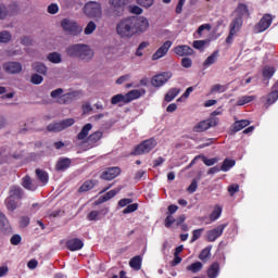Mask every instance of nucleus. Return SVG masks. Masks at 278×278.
Returning a JSON list of instances; mask_svg holds the SVG:
<instances>
[{"instance_id":"obj_1","label":"nucleus","mask_w":278,"mask_h":278,"mask_svg":"<svg viewBox=\"0 0 278 278\" xmlns=\"http://www.w3.org/2000/svg\"><path fill=\"white\" fill-rule=\"evenodd\" d=\"M149 29V20L144 16H128L122 18L115 27V31L119 38H134L140 36Z\"/></svg>"},{"instance_id":"obj_2","label":"nucleus","mask_w":278,"mask_h":278,"mask_svg":"<svg viewBox=\"0 0 278 278\" xmlns=\"http://www.w3.org/2000/svg\"><path fill=\"white\" fill-rule=\"evenodd\" d=\"M67 58H74L80 62H92L94 60V49L86 43H73L65 48Z\"/></svg>"},{"instance_id":"obj_3","label":"nucleus","mask_w":278,"mask_h":278,"mask_svg":"<svg viewBox=\"0 0 278 278\" xmlns=\"http://www.w3.org/2000/svg\"><path fill=\"white\" fill-rule=\"evenodd\" d=\"M134 0H109L110 8L104 10L105 18H121L125 15V8Z\"/></svg>"},{"instance_id":"obj_4","label":"nucleus","mask_w":278,"mask_h":278,"mask_svg":"<svg viewBox=\"0 0 278 278\" xmlns=\"http://www.w3.org/2000/svg\"><path fill=\"white\" fill-rule=\"evenodd\" d=\"M83 11L88 18H103V7L101 2L89 1L84 5Z\"/></svg>"},{"instance_id":"obj_5","label":"nucleus","mask_w":278,"mask_h":278,"mask_svg":"<svg viewBox=\"0 0 278 278\" xmlns=\"http://www.w3.org/2000/svg\"><path fill=\"white\" fill-rule=\"evenodd\" d=\"M61 27L63 31H65L70 36H79L81 31H84V27L79 26L77 22L71 21L68 18L62 20Z\"/></svg>"},{"instance_id":"obj_6","label":"nucleus","mask_w":278,"mask_h":278,"mask_svg":"<svg viewBox=\"0 0 278 278\" xmlns=\"http://www.w3.org/2000/svg\"><path fill=\"white\" fill-rule=\"evenodd\" d=\"M157 147V141L154 138L147 139L135 148L134 155H144V153H151L154 148Z\"/></svg>"},{"instance_id":"obj_7","label":"nucleus","mask_w":278,"mask_h":278,"mask_svg":"<svg viewBox=\"0 0 278 278\" xmlns=\"http://www.w3.org/2000/svg\"><path fill=\"white\" fill-rule=\"evenodd\" d=\"M75 125V118H66L61 122H55L48 125V131H54L58 134L59 131H64V129H68V127H73Z\"/></svg>"},{"instance_id":"obj_8","label":"nucleus","mask_w":278,"mask_h":278,"mask_svg":"<svg viewBox=\"0 0 278 278\" xmlns=\"http://www.w3.org/2000/svg\"><path fill=\"white\" fill-rule=\"evenodd\" d=\"M172 77H173V73L163 72V73L157 74L154 77H152L151 85L154 88H162V86H164V84H166L168 81V79H170Z\"/></svg>"},{"instance_id":"obj_9","label":"nucleus","mask_w":278,"mask_h":278,"mask_svg":"<svg viewBox=\"0 0 278 278\" xmlns=\"http://www.w3.org/2000/svg\"><path fill=\"white\" fill-rule=\"evenodd\" d=\"M216 125H218V122L216 119L202 121L193 127V131L195 134H201L203 131H207V129H210L211 127H216Z\"/></svg>"},{"instance_id":"obj_10","label":"nucleus","mask_w":278,"mask_h":278,"mask_svg":"<svg viewBox=\"0 0 278 278\" xmlns=\"http://www.w3.org/2000/svg\"><path fill=\"white\" fill-rule=\"evenodd\" d=\"M170 47H173V41H165L152 55L153 62H155L156 60H162V58L166 56V54L170 50Z\"/></svg>"},{"instance_id":"obj_11","label":"nucleus","mask_w":278,"mask_h":278,"mask_svg":"<svg viewBox=\"0 0 278 278\" xmlns=\"http://www.w3.org/2000/svg\"><path fill=\"white\" fill-rule=\"evenodd\" d=\"M2 68L5 73L10 75H16L23 71V65L18 62H7L2 65Z\"/></svg>"},{"instance_id":"obj_12","label":"nucleus","mask_w":278,"mask_h":278,"mask_svg":"<svg viewBox=\"0 0 278 278\" xmlns=\"http://www.w3.org/2000/svg\"><path fill=\"white\" fill-rule=\"evenodd\" d=\"M270 25H273V16L270 14H265L256 25L255 29L260 34L266 31Z\"/></svg>"},{"instance_id":"obj_13","label":"nucleus","mask_w":278,"mask_h":278,"mask_svg":"<svg viewBox=\"0 0 278 278\" xmlns=\"http://www.w3.org/2000/svg\"><path fill=\"white\" fill-rule=\"evenodd\" d=\"M225 227L227 224H222L216 228L207 231V240L208 242H215L220 236H223V231H225Z\"/></svg>"},{"instance_id":"obj_14","label":"nucleus","mask_w":278,"mask_h":278,"mask_svg":"<svg viewBox=\"0 0 278 278\" xmlns=\"http://www.w3.org/2000/svg\"><path fill=\"white\" fill-rule=\"evenodd\" d=\"M121 175V168L119 167H109L106 170L102 173L100 176L101 179H104L105 181H112V179H116L117 176Z\"/></svg>"},{"instance_id":"obj_15","label":"nucleus","mask_w":278,"mask_h":278,"mask_svg":"<svg viewBox=\"0 0 278 278\" xmlns=\"http://www.w3.org/2000/svg\"><path fill=\"white\" fill-rule=\"evenodd\" d=\"M174 52L179 58H188V55H194V50L190 46L181 45L174 48Z\"/></svg>"},{"instance_id":"obj_16","label":"nucleus","mask_w":278,"mask_h":278,"mask_svg":"<svg viewBox=\"0 0 278 278\" xmlns=\"http://www.w3.org/2000/svg\"><path fill=\"white\" fill-rule=\"evenodd\" d=\"M147 91L144 89H142V90H138V89L130 90L129 92H127L125 94L126 103H131V101H135V99H140L142 97V94H144Z\"/></svg>"},{"instance_id":"obj_17","label":"nucleus","mask_w":278,"mask_h":278,"mask_svg":"<svg viewBox=\"0 0 278 278\" xmlns=\"http://www.w3.org/2000/svg\"><path fill=\"white\" fill-rule=\"evenodd\" d=\"M22 186L25 188V190H30V192H34L35 190H38V185L31 180V177L25 176L22 179Z\"/></svg>"},{"instance_id":"obj_18","label":"nucleus","mask_w":278,"mask_h":278,"mask_svg":"<svg viewBox=\"0 0 278 278\" xmlns=\"http://www.w3.org/2000/svg\"><path fill=\"white\" fill-rule=\"evenodd\" d=\"M66 247L70 251H80V249H84V241L80 239H72L66 242Z\"/></svg>"},{"instance_id":"obj_19","label":"nucleus","mask_w":278,"mask_h":278,"mask_svg":"<svg viewBox=\"0 0 278 278\" xmlns=\"http://www.w3.org/2000/svg\"><path fill=\"white\" fill-rule=\"evenodd\" d=\"M108 212H110L109 208H102L101 211H91L87 215V220H101V214L105 216L108 215Z\"/></svg>"},{"instance_id":"obj_20","label":"nucleus","mask_w":278,"mask_h":278,"mask_svg":"<svg viewBox=\"0 0 278 278\" xmlns=\"http://www.w3.org/2000/svg\"><path fill=\"white\" fill-rule=\"evenodd\" d=\"M249 125H251V122L248 119L237 121L231 126V131H233V134H238V131H242V129H244V127H249Z\"/></svg>"},{"instance_id":"obj_21","label":"nucleus","mask_w":278,"mask_h":278,"mask_svg":"<svg viewBox=\"0 0 278 278\" xmlns=\"http://www.w3.org/2000/svg\"><path fill=\"white\" fill-rule=\"evenodd\" d=\"M9 197H11V199L21 201V199H23V189L18 186H12L9 190Z\"/></svg>"},{"instance_id":"obj_22","label":"nucleus","mask_w":278,"mask_h":278,"mask_svg":"<svg viewBox=\"0 0 278 278\" xmlns=\"http://www.w3.org/2000/svg\"><path fill=\"white\" fill-rule=\"evenodd\" d=\"M103 138V131L97 130L87 138L89 147H94Z\"/></svg>"},{"instance_id":"obj_23","label":"nucleus","mask_w":278,"mask_h":278,"mask_svg":"<svg viewBox=\"0 0 278 278\" xmlns=\"http://www.w3.org/2000/svg\"><path fill=\"white\" fill-rule=\"evenodd\" d=\"M72 161L68 157H62L58 161L55 165V170L62 172L66 170V168H71Z\"/></svg>"},{"instance_id":"obj_24","label":"nucleus","mask_w":278,"mask_h":278,"mask_svg":"<svg viewBox=\"0 0 278 278\" xmlns=\"http://www.w3.org/2000/svg\"><path fill=\"white\" fill-rule=\"evenodd\" d=\"M33 71L39 73V75H47L49 67L42 62H35L31 65Z\"/></svg>"},{"instance_id":"obj_25","label":"nucleus","mask_w":278,"mask_h":278,"mask_svg":"<svg viewBox=\"0 0 278 278\" xmlns=\"http://www.w3.org/2000/svg\"><path fill=\"white\" fill-rule=\"evenodd\" d=\"M74 99H77V92L65 93L60 97L59 103H63V104L73 103Z\"/></svg>"},{"instance_id":"obj_26","label":"nucleus","mask_w":278,"mask_h":278,"mask_svg":"<svg viewBox=\"0 0 278 278\" xmlns=\"http://www.w3.org/2000/svg\"><path fill=\"white\" fill-rule=\"evenodd\" d=\"M48 62H51V64H62V54L60 52H50L47 55Z\"/></svg>"},{"instance_id":"obj_27","label":"nucleus","mask_w":278,"mask_h":278,"mask_svg":"<svg viewBox=\"0 0 278 278\" xmlns=\"http://www.w3.org/2000/svg\"><path fill=\"white\" fill-rule=\"evenodd\" d=\"M36 175L42 186H47L49 184V174L47 172L36 169Z\"/></svg>"},{"instance_id":"obj_28","label":"nucleus","mask_w":278,"mask_h":278,"mask_svg":"<svg viewBox=\"0 0 278 278\" xmlns=\"http://www.w3.org/2000/svg\"><path fill=\"white\" fill-rule=\"evenodd\" d=\"M91 130H92V124H86L77 135L78 140H86V138H88V135L90 134Z\"/></svg>"},{"instance_id":"obj_29","label":"nucleus","mask_w":278,"mask_h":278,"mask_svg":"<svg viewBox=\"0 0 278 278\" xmlns=\"http://www.w3.org/2000/svg\"><path fill=\"white\" fill-rule=\"evenodd\" d=\"M242 28V17H237L230 23V31L238 34Z\"/></svg>"},{"instance_id":"obj_30","label":"nucleus","mask_w":278,"mask_h":278,"mask_svg":"<svg viewBox=\"0 0 278 278\" xmlns=\"http://www.w3.org/2000/svg\"><path fill=\"white\" fill-rule=\"evenodd\" d=\"M5 207L9 212H14L16 207H18V202L15 198H11L10 195L5 199Z\"/></svg>"},{"instance_id":"obj_31","label":"nucleus","mask_w":278,"mask_h":278,"mask_svg":"<svg viewBox=\"0 0 278 278\" xmlns=\"http://www.w3.org/2000/svg\"><path fill=\"white\" fill-rule=\"evenodd\" d=\"M218 273H220V265H218V263H213L207 270V276L210 278H217Z\"/></svg>"},{"instance_id":"obj_32","label":"nucleus","mask_w":278,"mask_h":278,"mask_svg":"<svg viewBox=\"0 0 278 278\" xmlns=\"http://www.w3.org/2000/svg\"><path fill=\"white\" fill-rule=\"evenodd\" d=\"M12 42V33L10 30L0 31V45H8Z\"/></svg>"},{"instance_id":"obj_33","label":"nucleus","mask_w":278,"mask_h":278,"mask_svg":"<svg viewBox=\"0 0 278 278\" xmlns=\"http://www.w3.org/2000/svg\"><path fill=\"white\" fill-rule=\"evenodd\" d=\"M94 186H97V180H87L80 186L78 192H88V190H92Z\"/></svg>"},{"instance_id":"obj_34","label":"nucleus","mask_w":278,"mask_h":278,"mask_svg":"<svg viewBox=\"0 0 278 278\" xmlns=\"http://www.w3.org/2000/svg\"><path fill=\"white\" fill-rule=\"evenodd\" d=\"M129 266L130 268H134V270H140L142 266V257H140L139 255L132 257L129 262Z\"/></svg>"},{"instance_id":"obj_35","label":"nucleus","mask_w":278,"mask_h":278,"mask_svg":"<svg viewBox=\"0 0 278 278\" xmlns=\"http://www.w3.org/2000/svg\"><path fill=\"white\" fill-rule=\"evenodd\" d=\"M212 257V247H206L203 249L199 255L201 262H207Z\"/></svg>"},{"instance_id":"obj_36","label":"nucleus","mask_w":278,"mask_h":278,"mask_svg":"<svg viewBox=\"0 0 278 278\" xmlns=\"http://www.w3.org/2000/svg\"><path fill=\"white\" fill-rule=\"evenodd\" d=\"M179 92H181L180 89L178 88H172L167 91V93L165 94V101L167 103H170V101H173L175 99V97H177V94H179Z\"/></svg>"},{"instance_id":"obj_37","label":"nucleus","mask_w":278,"mask_h":278,"mask_svg":"<svg viewBox=\"0 0 278 278\" xmlns=\"http://www.w3.org/2000/svg\"><path fill=\"white\" fill-rule=\"evenodd\" d=\"M216 60H218V51H214L210 56H207L203 63V66L207 68L212 66V64H216Z\"/></svg>"},{"instance_id":"obj_38","label":"nucleus","mask_w":278,"mask_h":278,"mask_svg":"<svg viewBox=\"0 0 278 278\" xmlns=\"http://www.w3.org/2000/svg\"><path fill=\"white\" fill-rule=\"evenodd\" d=\"M97 31V23L90 21L84 29L85 36H92Z\"/></svg>"},{"instance_id":"obj_39","label":"nucleus","mask_w":278,"mask_h":278,"mask_svg":"<svg viewBox=\"0 0 278 278\" xmlns=\"http://www.w3.org/2000/svg\"><path fill=\"white\" fill-rule=\"evenodd\" d=\"M187 270H189L190 273H193V274L201 273V270H203V263L195 262V263L187 266Z\"/></svg>"},{"instance_id":"obj_40","label":"nucleus","mask_w":278,"mask_h":278,"mask_svg":"<svg viewBox=\"0 0 278 278\" xmlns=\"http://www.w3.org/2000/svg\"><path fill=\"white\" fill-rule=\"evenodd\" d=\"M112 105H117V103H127V98L123 93H118L112 97L111 99Z\"/></svg>"},{"instance_id":"obj_41","label":"nucleus","mask_w":278,"mask_h":278,"mask_svg":"<svg viewBox=\"0 0 278 278\" xmlns=\"http://www.w3.org/2000/svg\"><path fill=\"white\" fill-rule=\"evenodd\" d=\"M233 166H236V161L235 160L226 159L223 162L220 170H223L224 173H227V170H229L230 168H233Z\"/></svg>"},{"instance_id":"obj_42","label":"nucleus","mask_w":278,"mask_h":278,"mask_svg":"<svg viewBox=\"0 0 278 278\" xmlns=\"http://www.w3.org/2000/svg\"><path fill=\"white\" fill-rule=\"evenodd\" d=\"M236 12L241 18L242 16H249V7H247V4L241 3L238 5Z\"/></svg>"},{"instance_id":"obj_43","label":"nucleus","mask_w":278,"mask_h":278,"mask_svg":"<svg viewBox=\"0 0 278 278\" xmlns=\"http://www.w3.org/2000/svg\"><path fill=\"white\" fill-rule=\"evenodd\" d=\"M136 3L140 5V8H144V10H149V8H153L155 0H136Z\"/></svg>"},{"instance_id":"obj_44","label":"nucleus","mask_w":278,"mask_h":278,"mask_svg":"<svg viewBox=\"0 0 278 278\" xmlns=\"http://www.w3.org/2000/svg\"><path fill=\"white\" fill-rule=\"evenodd\" d=\"M118 192H121V188H118L117 190H116V189H113V190L106 192V193L102 197V203H105V201H110V199H114V195H115V194H118Z\"/></svg>"},{"instance_id":"obj_45","label":"nucleus","mask_w":278,"mask_h":278,"mask_svg":"<svg viewBox=\"0 0 278 278\" xmlns=\"http://www.w3.org/2000/svg\"><path fill=\"white\" fill-rule=\"evenodd\" d=\"M10 16V11L8 10V7L3 3H0V21H5Z\"/></svg>"},{"instance_id":"obj_46","label":"nucleus","mask_w":278,"mask_h":278,"mask_svg":"<svg viewBox=\"0 0 278 278\" xmlns=\"http://www.w3.org/2000/svg\"><path fill=\"white\" fill-rule=\"evenodd\" d=\"M255 99V96H243L239 98L237 101V105H247V103H251Z\"/></svg>"},{"instance_id":"obj_47","label":"nucleus","mask_w":278,"mask_h":278,"mask_svg":"<svg viewBox=\"0 0 278 278\" xmlns=\"http://www.w3.org/2000/svg\"><path fill=\"white\" fill-rule=\"evenodd\" d=\"M273 75H275V67L265 66L263 68V77H265V79H270Z\"/></svg>"},{"instance_id":"obj_48","label":"nucleus","mask_w":278,"mask_h":278,"mask_svg":"<svg viewBox=\"0 0 278 278\" xmlns=\"http://www.w3.org/2000/svg\"><path fill=\"white\" fill-rule=\"evenodd\" d=\"M278 99V91L273 90L268 96H267V104L273 105V103H276Z\"/></svg>"},{"instance_id":"obj_49","label":"nucleus","mask_w":278,"mask_h":278,"mask_svg":"<svg viewBox=\"0 0 278 278\" xmlns=\"http://www.w3.org/2000/svg\"><path fill=\"white\" fill-rule=\"evenodd\" d=\"M5 229H8V217L0 212V231H5Z\"/></svg>"},{"instance_id":"obj_50","label":"nucleus","mask_w":278,"mask_h":278,"mask_svg":"<svg viewBox=\"0 0 278 278\" xmlns=\"http://www.w3.org/2000/svg\"><path fill=\"white\" fill-rule=\"evenodd\" d=\"M201 160L205 166H214V164H218V157L207 159L206 156L201 155Z\"/></svg>"},{"instance_id":"obj_51","label":"nucleus","mask_w":278,"mask_h":278,"mask_svg":"<svg viewBox=\"0 0 278 278\" xmlns=\"http://www.w3.org/2000/svg\"><path fill=\"white\" fill-rule=\"evenodd\" d=\"M30 81L35 85V86H40V84L42 81H45V78L42 76H40L39 74H33L30 77Z\"/></svg>"},{"instance_id":"obj_52","label":"nucleus","mask_w":278,"mask_h":278,"mask_svg":"<svg viewBox=\"0 0 278 278\" xmlns=\"http://www.w3.org/2000/svg\"><path fill=\"white\" fill-rule=\"evenodd\" d=\"M130 14H137V15H140L142 14V12H144V10H142V8L139 5H136V4H132V5H129L128 8Z\"/></svg>"},{"instance_id":"obj_53","label":"nucleus","mask_w":278,"mask_h":278,"mask_svg":"<svg viewBox=\"0 0 278 278\" xmlns=\"http://www.w3.org/2000/svg\"><path fill=\"white\" fill-rule=\"evenodd\" d=\"M227 87L225 85L216 84L211 88V94H215V92H225Z\"/></svg>"},{"instance_id":"obj_54","label":"nucleus","mask_w":278,"mask_h":278,"mask_svg":"<svg viewBox=\"0 0 278 278\" xmlns=\"http://www.w3.org/2000/svg\"><path fill=\"white\" fill-rule=\"evenodd\" d=\"M138 210V203L128 204L126 208L123 210V214H131Z\"/></svg>"},{"instance_id":"obj_55","label":"nucleus","mask_w":278,"mask_h":278,"mask_svg":"<svg viewBox=\"0 0 278 278\" xmlns=\"http://www.w3.org/2000/svg\"><path fill=\"white\" fill-rule=\"evenodd\" d=\"M197 188H199V182L197 181V179H193L187 190L188 192H190V194H192L197 192Z\"/></svg>"},{"instance_id":"obj_56","label":"nucleus","mask_w":278,"mask_h":278,"mask_svg":"<svg viewBox=\"0 0 278 278\" xmlns=\"http://www.w3.org/2000/svg\"><path fill=\"white\" fill-rule=\"evenodd\" d=\"M62 94H64V89H62V88H58V89L51 91V93H50L52 99H59L60 97H62Z\"/></svg>"},{"instance_id":"obj_57","label":"nucleus","mask_w":278,"mask_h":278,"mask_svg":"<svg viewBox=\"0 0 278 278\" xmlns=\"http://www.w3.org/2000/svg\"><path fill=\"white\" fill-rule=\"evenodd\" d=\"M181 66L184 68H191L192 67V59H190V58H182L181 59Z\"/></svg>"},{"instance_id":"obj_58","label":"nucleus","mask_w":278,"mask_h":278,"mask_svg":"<svg viewBox=\"0 0 278 278\" xmlns=\"http://www.w3.org/2000/svg\"><path fill=\"white\" fill-rule=\"evenodd\" d=\"M205 45H207V40H195L193 41V49L201 50Z\"/></svg>"},{"instance_id":"obj_59","label":"nucleus","mask_w":278,"mask_h":278,"mask_svg":"<svg viewBox=\"0 0 278 278\" xmlns=\"http://www.w3.org/2000/svg\"><path fill=\"white\" fill-rule=\"evenodd\" d=\"M131 79V74H126L117 78L116 84L121 86V84H125V81H129Z\"/></svg>"},{"instance_id":"obj_60","label":"nucleus","mask_w":278,"mask_h":278,"mask_svg":"<svg viewBox=\"0 0 278 278\" xmlns=\"http://www.w3.org/2000/svg\"><path fill=\"white\" fill-rule=\"evenodd\" d=\"M58 12H60V7H58V4L52 3L48 7L49 14H58Z\"/></svg>"},{"instance_id":"obj_61","label":"nucleus","mask_w":278,"mask_h":278,"mask_svg":"<svg viewBox=\"0 0 278 278\" xmlns=\"http://www.w3.org/2000/svg\"><path fill=\"white\" fill-rule=\"evenodd\" d=\"M223 210L220 207H217L216 210L213 211L211 214V220H217V218H220Z\"/></svg>"},{"instance_id":"obj_62","label":"nucleus","mask_w":278,"mask_h":278,"mask_svg":"<svg viewBox=\"0 0 278 278\" xmlns=\"http://www.w3.org/2000/svg\"><path fill=\"white\" fill-rule=\"evenodd\" d=\"M130 203H134V200L128 199V198L122 199V200L118 201V206L119 207H127Z\"/></svg>"},{"instance_id":"obj_63","label":"nucleus","mask_w":278,"mask_h":278,"mask_svg":"<svg viewBox=\"0 0 278 278\" xmlns=\"http://www.w3.org/2000/svg\"><path fill=\"white\" fill-rule=\"evenodd\" d=\"M20 42L24 47H29V45H31V38L28 37V36H24V37L21 38Z\"/></svg>"},{"instance_id":"obj_64","label":"nucleus","mask_w":278,"mask_h":278,"mask_svg":"<svg viewBox=\"0 0 278 278\" xmlns=\"http://www.w3.org/2000/svg\"><path fill=\"white\" fill-rule=\"evenodd\" d=\"M21 236L20 235H13L11 237V244H13L14 247L21 244Z\"/></svg>"}]
</instances>
